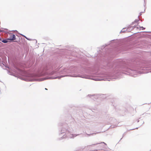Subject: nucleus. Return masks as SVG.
Wrapping results in <instances>:
<instances>
[{"mask_svg": "<svg viewBox=\"0 0 151 151\" xmlns=\"http://www.w3.org/2000/svg\"><path fill=\"white\" fill-rule=\"evenodd\" d=\"M95 81H101L103 80H104V81L107 80L108 81H109V80H108L107 78H97L96 79H93Z\"/></svg>", "mask_w": 151, "mask_h": 151, "instance_id": "nucleus-1", "label": "nucleus"}, {"mask_svg": "<svg viewBox=\"0 0 151 151\" xmlns=\"http://www.w3.org/2000/svg\"><path fill=\"white\" fill-rule=\"evenodd\" d=\"M83 150V149L81 148L77 150L76 151H82Z\"/></svg>", "mask_w": 151, "mask_h": 151, "instance_id": "nucleus-8", "label": "nucleus"}, {"mask_svg": "<svg viewBox=\"0 0 151 151\" xmlns=\"http://www.w3.org/2000/svg\"><path fill=\"white\" fill-rule=\"evenodd\" d=\"M142 14V12H140V15H141Z\"/></svg>", "mask_w": 151, "mask_h": 151, "instance_id": "nucleus-12", "label": "nucleus"}, {"mask_svg": "<svg viewBox=\"0 0 151 151\" xmlns=\"http://www.w3.org/2000/svg\"><path fill=\"white\" fill-rule=\"evenodd\" d=\"M125 28H124L121 31V32H124L125 31L124 30Z\"/></svg>", "mask_w": 151, "mask_h": 151, "instance_id": "nucleus-7", "label": "nucleus"}, {"mask_svg": "<svg viewBox=\"0 0 151 151\" xmlns=\"http://www.w3.org/2000/svg\"><path fill=\"white\" fill-rule=\"evenodd\" d=\"M15 36L14 35H11L10 38L9 40H15Z\"/></svg>", "mask_w": 151, "mask_h": 151, "instance_id": "nucleus-2", "label": "nucleus"}, {"mask_svg": "<svg viewBox=\"0 0 151 151\" xmlns=\"http://www.w3.org/2000/svg\"><path fill=\"white\" fill-rule=\"evenodd\" d=\"M139 20L135 19V21H134V22H132V24H133L134 23H135L139 21Z\"/></svg>", "mask_w": 151, "mask_h": 151, "instance_id": "nucleus-4", "label": "nucleus"}, {"mask_svg": "<svg viewBox=\"0 0 151 151\" xmlns=\"http://www.w3.org/2000/svg\"><path fill=\"white\" fill-rule=\"evenodd\" d=\"M88 96L89 97L91 98L92 99L94 100V99H96L97 98V97L95 95H88Z\"/></svg>", "mask_w": 151, "mask_h": 151, "instance_id": "nucleus-3", "label": "nucleus"}, {"mask_svg": "<svg viewBox=\"0 0 151 151\" xmlns=\"http://www.w3.org/2000/svg\"><path fill=\"white\" fill-rule=\"evenodd\" d=\"M96 134V133H93V134H87V135H88L89 136H90L91 135H93V134Z\"/></svg>", "mask_w": 151, "mask_h": 151, "instance_id": "nucleus-5", "label": "nucleus"}, {"mask_svg": "<svg viewBox=\"0 0 151 151\" xmlns=\"http://www.w3.org/2000/svg\"><path fill=\"white\" fill-rule=\"evenodd\" d=\"M108 76V77H110V76L109 75H108L107 76Z\"/></svg>", "mask_w": 151, "mask_h": 151, "instance_id": "nucleus-13", "label": "nucleus"}, {"mask_svg": "<svg viewBox=\"0 0 151 151\" xmlns=\"http://www.w3.org/2000/svg\"><path fill=\"white\" fill-rule=\"evenodd\" d=\"M145 9L144 12H145ZM143 12H142V13H143Z\"/></svg>", "mask_w": 151, "mask_h": 151, "instance_id": "nucleus-16", "label": "nucleus"}, {"mask_svg": "<svg viewBox=\"0 0 151 151\" xmlns=\"http://www.w3.org/2000/svg\"><path fill=\"white\" fill-rule=\"evenodd\" d=\"M45 90H47V88H45Z\"/></svg>", "mask_w": 151, "mask_h": 151, "instance_id": "nucleus-15", "label": "nucleus"}, {"mask_svg": "<svg viewBox=\"0 0 151 151\" xmlns=\"http://www.w3.org/2000/svg\"><path fill=\"white\" fill-rule=\"evenodd\" d=\"M77 77V76L76 75V77Z\"/></svg>", "mask_w": 151, "mask_h": 151, "instance_id": "nucleus-17", "label": "nucleus"}, {"mask_svg": "<svg viewBox=\"0 0 151 151\" xmlns=\"http://www.w3.org/2000/svg\"><path fill=\"white\" fill-rule=\"evenodd\" d=\"M133 76H134V77H136V75H134Z\"/></svg>", "mask_w": 151, "mask_h": 151, "instance_id": "nucleus-11", "label": "nucleus"}, {"mask_svg": "<svg viewBox=\"0 0 151 151\" xmlns=\"http://www.w3.org/2000/svg\"><path fill=\"white\" fill-rule=\"evenodd\" d=\"M151 73V71H150Z\"/></svg>", "mask_w": 151, "mask_h": 151, "instance_id": "nucleus-18", "label": "nucleus"}, {"mask_svg": "<svg viewBox=\"0 0 151 151\" xmlns=\"http://www.w3.org/2000/svg\"><path fill=\"white\" fill-rule=\"evenodd\" d=\"M141 28H142V29H145V28H144L143 27H140Z\"/></svg>", "mask_w": 151, "mask_h": 151, "instance_id": "nucleus-10", "label": "nucleus"}, {"mask_svg": "<svg viewBox=\"0 0 151 151\" xmlns=\"http://www.w3.org/2000/svg\"><path fill=\"white\" fill-rule=\"evenodd\" d=\"M99 144V143H97V144H94L93 145H97V144Z\"/></svg>", "mask_w": 151, "mask_h": 151, "instance_id": "nucleus-14", "label": "nucleus"}, {"mask_svg": "<svg viewBox=\"0 0 151 151\" xmlns=\"http://www.w3.org/2000/svg\"><path fill=\"white\" fill-rule=\"evenodd\" d=\"M101 143H104V144L105 145H106V143H104V142H101Z\"/></svg>", "mask_w": 151, "mask_h": 151, "instance_id": "nucleus-9", "label": "nucleus"}, {"mask_svg": "<svg viewBox=\"0 0 151 151\" xmlns=\"http://www.w3.org/2000/svg\"><path fill=\"white\" fill-rule=\"evenodd\" d=\"M2 42L4 43H6L7 42V41L6 40H3Z\"/></svg>", "mask_w": 151, "mask_h": 151, "instance_id": "nucleus-6", "label": "nucleus"}]
</instances>
